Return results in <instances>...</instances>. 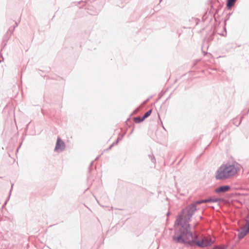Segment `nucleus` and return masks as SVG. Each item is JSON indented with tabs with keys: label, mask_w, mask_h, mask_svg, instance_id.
<instances>
[{
	"label": "nucleus",
	"mask_w": 249,
	"mask_h": 249,
	"mask_svg": "<svg viewBox=\"0 0 249 249\" xmlns=\"http://www.w3.org/2000/svg\"><path fill=\"white\" fill-rule=\"evenodd\" d=\"M125 134H126V132H124L123 133H120L119 134V136H118L117 140L115 142H114V143H115L116 144H117L120 141H122V140L123 139L124 137L125 136Z\"/></svg>",
	"instance_id": "10"
},
{
	"label": "nucleus",
	"mask_w": 249,
	"mask_h": 249,
	"mask_svg": "<svg viewBox=\"0 0 249 249\" xmlns=\"http://www.w3.org/2000/svg\"><path fill=\"white\" fill-rule=\"evenodd\" d=\"M246 226L249 228V219H248V220L247 222V225Z\"/></svg>",
	"instance_id": "28"
},
{
	"label": "nucleus",
	"mask_w": 249,
	"mask_h": 249,
	"mask_svg": "<svg viewBox=\"0 0 249 249\" xmlns=\"http://www.w3.org/2000/svg\"><path fill=\"white\" fill-rule=\"evenodd\" d=\"M237 119H233V121H232V123H233V124L234 125H235L236 126H238V125L241 124V121H242V118H241L240 119V120H239V122H238V123H237V122H236V121H237Z\"/></svg>",
	"instance_id": "17"
},
{
	"label": "nucleus",
	"mask_w": 249,
	"mask_h": 249,
	"mask_svg": "<svg viewBox=\"0 0 249 249\" xmlns=\"http://www.w3.org/2000/svg\"><path fill=\"white\" fill-rule=\"evenodd\" d=\"M249 112V109H248V113Z\"/></svg>",
	"instance_id": "35"
},
{
	"label": "nucleus",
	"mask_w": 249,
	"mask_h": 249,
	"mask_svg": "<svg viewBox=\"0 0 249 249\" xmlns=\"http://www.w3.org/2000/svg\"><path fill=\"white\" fill-rule=\"evenodd\" d=\"M249 233V228L245 226L238 232V238L239 239L243 238L246 235Z\"/></svg>",
	"instance_id": "5"
},
{
	"label": "nucleus",
	"mask_w": 249,
	"mask_h": 249,
	"mask_svg": "<svg viewBox=\"0 0 249 249\" xmlns=\"http://www.w3.org/2000/svg\"><path fill=\"white\" fill-rule=\"evenodd\" d=\"M233 4L226 1V9L227 10H231Z\"/></svg>",
	"instance_id": "16"
},
{
	"label": "nucleus",
	"mask_w": 249,
	"mask_h": 249,
	"mask_svg": "<svg viewBox=\"0 0 249 249\" xmlns=\"http://www.w3.org/2000/svg\"><path fill=\"white\" fill-rule=\"evenodd\" d=\"M171 214V213L169 211L167 212L166 215L167 216H169Z\"/></svg>",
	"instance_id": "31"
},
{
	"label": "nucleus",
	"mask_w": 249,
	"mask_h": 249,
	"mask_svg": "<svg viewBox=\"0 0 249 249\" xmlns=\"http://www.w3.org/2000/svg\"><path fill=\"white\" fill-rule=\"evenodd\" d=\"M18 26L17 23L16 22V25L13 27V29L9 28V30L6 32V34L4 35L3 37L4 40H8L10 38L11 35L13 34L14 31L15 30V28Z\"/></svg>",
	"instance_id": "7"
},
{
	"label": "nucleus",
	"mask_w": 249,
	"mask_h": 249,
	"mask_svg": "<svg viewBox=\"0 0 249 249\" xmlns=\"http://www.w3.org/2000/svg\"><path fill=\"white\" fill-rule=\"evenodd\" d=\"M241 165L237 162L222 164L217 170L215 174L216 180H224L235 176L240 170Z\"/></svg>",
	"instance_id": "2"
},
{
	"label": "nucleus",
	"mask_w": 249,
	"mask_h": 249,
	"mask_svg": "<svg viewBox=\"0 0 249 249\" xmlns=\"http://www.w3.org/2000/svg\"><path fill=\"white\" fill-rule=\"evenodd\" d=\"M103 154V153H102L100 155L98 156L94 160H97L101 155H102Z\"/></svg>",
	"instance_id": "26"
},
{
	"label": "nucleus",
	"mask_w": 249,
	"mask_h": 249,
	"mask_svg": "<svg viewBox=\"0 0 249 249\" xmlns=\"http://www.w3.org/2000/svg\"><path fill=\"white\" fill-rule=\"evenodd\" d=\"M31 122H29L26 125V129H27L29 125V124H30Z\"/></svg>",
	"instance_id": "32"
},
{
	"label": "nucleus",
	"mask_w": 249,
	"mask_h": 249,
	"mask_svg": "<svg viewBox=\"0 0 249 249\" xmlns=\"http://www.w3.org/2000/svg\"><path fill=\"white\" fill-rule=\"evenodd\" d=\"M236 0H227V2H230L231 3L234 4Z\"/></svg>",
	"instance_id": "25"
},
{
	"label": "nucleus",
	"mask_w": 249,
	"mask_h": 249,
	"mask_svg": "<svg viewBox=\"0 0 249 249\" xmlns=\"http://www.w3.org/2000/svg\"><path fill=\"white\" fill-rule=\"evenodd\" d=\"M217 1L219 3V5L218 6V8H217V10L219 11L220 9H221V8L222 7L223 5L222 4H221V3H219V1L217 0Z\"/></svg>",
	"instance_id": "24"
},
{
	"label": "nucleus",
	"mask_w": 249,
	"mask_h": 249,
	"mask_svg": "<svg viewBox=\"0 0 249 249\" xmlns=\"http://www.w3.org/2000/svg\"><path fill=\"white\" fill-rule=\"evenodd\" d=\"M139 111V109L138 108H136L135 110H134L133 112L132 113H131L130 115V116H129V118H128L127 120L126 121H128L129 119H130V117L131 116V115H132L133 113H137Z\"/></svg>",
	"instance_id": "21"
},
{
	"label": "nucleus",
	"mask_w": 249,
	"mask_h": 249,
	"mask_svg": "<svg viewBox=\"0 0 249 249\" xmlns=\"http://www.w3.org/2000/svg\"><path fill=\"white\" fill-rule=\"evenodd\" d=\"M40 75H41V76H42V77H44L46 76V75H43V73L40 74Z\"/></svg>",
	"instance_id": "33"
},
{
	"label": "nucleus",
	"mask_w": 249,
	"mask_h": 249,
	"mask_svg": "<svg viewBox=\"0 0 249 249\" xmlns=\"http://www.w3.org/2000/svg\"><path fill=\"white\" fill-rule=\"evenodd\" d=\"M194 202L197 206V205H199L202 203H207V199H204L196 200V201H194Z\"/></svg>",
	"instance_id": "14"
},
{
	"label": "nucleus",
	"mask_w": 249,
	"mask_h": 249,
	"mask_svg": "<svg viewBox=\"0 0 249 249\" xmlns=\"http://www.w3.org/2000/svg\"><path fill=\"white\" fill-rule=\"evenodd\" d=\"M38 70L44 72L48 73V72H49L50 71L51 69H50V68L48 67L45 71H42V70H39V69Z\"/></svg>",
	"instance_id": "22"
},
{
	"label": "nucleus",
	"mask_w": 249,
	"mask_h": 249,
	"mask_svg": "<svg viewBox=\"0 0 249 249\" xmlns=\"http://www.w3.org/2000/svg\"><path fill=\"white\" fill-rule=\"evenodd\" d=\"M196 211V205L194 202L181 211L174 223L175 230L172 237L173 242L192 248H204L211 246L213 243L211 238L205 240L203 238H199L196 234H193L191 230V225L184 219L183 214L186 212L193 215Z\"/></svg>",
	"instance_id": "1"
},
{
	"label": "nucleus",
	"mask_w": 249,
	"mask_h": 249,
	"mask_svg": "<svg viewBox=\"0 0 249 249\" xmlns=\"http://www.w3.org/2000/svg\"><path fill=\"white\" fill-rule=\"evenodd\" d=\"M116 145L114 142H113L111 144L109 145V146L106 149L107 151H108L111 149V148L114 145Z\"/></svg>",
	"instance_id": "23"
},
{
	"label": "nucleus",
	"mask_w": 249,
	"mask_h": 249,
	"mask_svg": "<svg viewBox=\"0 0 249 249\" xmlns=\"http://www.w3.org/2000/svg\"><path fill=\"white\" fill-rule=\"evenodd\" d=\"M151 98V96H150V97H148V98H147V99L145 101V102H148V101L150 100V99Z\"/></svg>",
	"instance_id": "29"
},
{
	"label": "nucleus",
	"mask_w": 249,
	"mask_h": 249,
	"mask_svg": "<svg viewBox=\"0 0 249 249\" xmlns=\"http://www.w3.org/2000/svg\"><path fill=\"white\" fill-rule=\"evenodd\" d=\"M202 52H203V53L204 55H206V54L207 53V52H205V51H203V48H202Z\"/></svg>",
	"instance_id": "27"
},
{
	"label": "nucleus",
	"mask_w": 249,
	"mask_h": 249,
	"mask_svg": "<svg viewBox=\"0 0 249 249\" xmlns=\"http://www.w3.org/2000/svg\"><path fill=\"white\" fill-rule=\"evenodd\" d=\"M218 13V10L214 8L213 5L212 4L211 5V10L210 11V13H212L213 14V18L215 19V15L217 14Z\"/></svg>",
	"instance_id": "11"
},
{
	"label": "nucleus",
	"mask_w": 249,
	"mask_h": 249,
	"mask_svg": "<svg viewBox=\"0 0 249 249\" xmlns=\"http://www.w3.org/2000/svg\"><path fill=\"white\" fill-rule=\"evenodd\" d=\"M215 34V33L214 32H213L211 35H207L204 39V43L206 41L208 42L212 41L214 38Z\"/></svg>",
	"instance_id": "9"
},
{
	"label": "nucleus",
	"mask_w": 249,
	"mask_h": 249,
	"mask_svg": "<svg viewBox=\"0 0 249 249\" xmlns=\"http://www.w3.org/2000/svg\"><path fill=\"white\" fill-rule=\"evenodd\" d=\"M232 12H231V13H229V14H228L226 15V17H225V23H226V21L229 19L230 17V16L232 15Z\"/></svg>",
	"instance_id": "20"
},
{
	"label": "nucleus",
	"mask_w": 249,
	"mask_h": 249,
	"mask_svg": "<svg viewBox=\"0 0 249 249\" xmlns=\"http://www.w3.org/2000/svg\"><path fill=\"white\" fill-rule=\"evenodd\" d=\"M94 160H92L90 163V165L88 168V174H87V180L88 181L89 180H93V178H92V176H91V171L92 170H93V169H96V166H95L94 167H93V165H94Z\"/></svg>",
	"instance_id": "6"
},
{
	"label": "nucleus",
	"mask_w": 249,
	"mask_h": 249,
	"mask_svg": "<svg viewBox=\"0 0 249 249\" xmlns=\"http://www.w3.org/2000/svg\"><path fill=\"white\" fill-rule=\"evenodd\" d=\"M231 186L229 185H222L216 188L214 192L218 194L221 192H226L230 190Z\"/></svg>",
	"instance_id": "4"
},
{
	"label": "nucleus",
	"mask_w": 249,
	"mask_h": 249,
	"mask_svg": "<svg viewBox=\"0 0 249 249\" xmlns=\"http://www.w3.org/2000/svg\"><path fill=\"white\" fill-rule=\"evenodd\" d=\"M152 112V109H150L148 110L147 112H146L143 115V118L145 120L146 118H148L151 114Z\"/></svg>",
	"instance_id": "15"
},
{
	"label": "nucleus",
	"mask_w": 249,
	"mask_h": 249,
	"mask_svg": "<svg viewBox=\"0 0 249 249\" xmlns=\"http://www.w3.org/2000/svg\"><path fill=\"white\" fill-rule=\"evenodd\" d=\"M66 145L64 141L60 138V137H58L57 138L54 151H63L65 148Z\"/></svg>",
	"instance_id": "3"
},
{
	"label": "nucleus",
	"mask_w": 249,
	"mask_h": 249,
	"mask_svg": "<svg viewBox=\"0 0 249 249\" xmlns=\"http://www.w3.org/2000/svg\"><path fill=\"white\" fill-rule=\"evenodd\" d=\"M40 75H41V76H42V77H44L46 76V75H43V73L40 74Z\"/></svg>",
	"instance_id": "34"
},
{
	"label": "nucleus",
	"mask_w": 249,
	"mask_h": 249,
	"mask_svg": "<svg viewBox=\"0 0 249 249\" xmlns=\"http://www.w3.org/2000/svg\"><path fill=\"white\" fill-rule=\"evenodd\" d=\"M192 216L193 215H192L191 213L188 212H186L185 213L183 214V218L186 221L189 223V221L191 220V218L192 217Z\"/></svg>",
	"instance_id": "12"
},
{
	"label": "nucleus",
	"mask_w": 249,
	"mask_h": 249,
	"mask_svg": "<svg viewBox=\"0 0 249 249\" xmlns=\"http://www.w3.org/2000/svg\"><path fill=\"white\" fill-rule=\"evenodd\" d=\"M144 120V119L143 118V117L138 116L134 117L133 118V121L136 124H140Z\"/></svg>",
	"instance_id": "13"
},
{
	"label": "nucleus",
	"mask_w": 249,
	"mask_h": 249,
	"mask_svg": "<svg viewBox=\"0 0 249 249\" xmlns=\"http://www.w3.org/2000/svg\"><path fill=\"white\" fill-rule=\"evenodd\" d=\"M133 131H134V128H133V129L131 130V131H130V132L129 133V135H131V134L133 133Z\"/></svg>",
	"instance_id": "30"
},
{
	"label": "nucleus",
	"mask_w": 249,
	"mask_h": 249,
	"mask_svg": "<svg viewBox=\"0 0 249 249\" xmlns=\"http://www.w3.org/2000/svg\"><path fill=\"white\" fill-rule=\"evenodd\" d=\"M13 184H12V185L11 189V190H10V191L9 196H8V197H7V199H6V200H5V201L4 202V204H3V207L5 205H6V204H7V202H8V200H9V198H10V195H11V193L12 190V189H13Z\"/></svg>",
	"instance_id": "18"
},
{
	"label": "nucleus",
	"mask_w": 249,
	"mask_h": 249,
	"mask_svg": "<svg viewBox=\"0 0 249 249\" xmlns=\"http://www.w3.org/2000/svg\"><path fill=\"white\" fill-rule=\"evenodd\" d=\"M148 157L151 160V161L153 162V163H155L156 162V159L155 158V157L153 155H148Z\"/></svg>",
	"instance_id": "19"
},
{
	"label": "nucleus",
	"mask_w": 249,
	"mask_h": 249,
	"mask_svg": "<svg viewBox=\"0 0 249 249\" xmlns=\"http://www.w3.org/2000/svg\"><path fill=\"white\" fill-rule=\"evenodd\" d=\"M207 203H215L221 202L222 199L220 197H215L214 196L207 198Z\"/></svg>",
	"instance_id": "8"
},
{
	"label": "nucleus",
	"mask_w": 249,
	"mask_h": 249,
	"mask_svg": "<svg viewBox=\"0 0 249 249\" xmlns=\"http://www.w3.org/2000/svg\"><path fill=\"white\" fill-rule=\"evenodd\" d=\"M215 249V248H213V249Z\"/></svg>",
	"instance_id": "36"
}]
</instances>
